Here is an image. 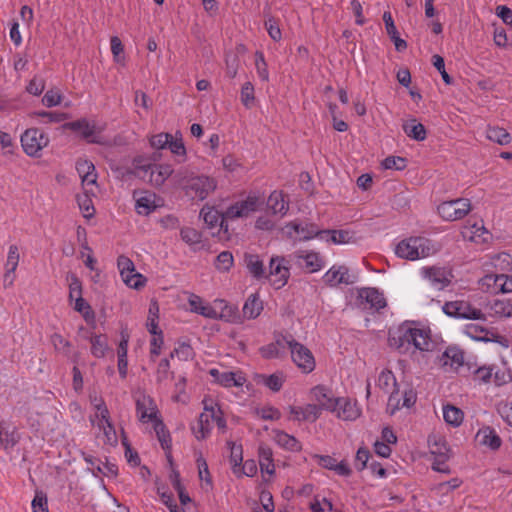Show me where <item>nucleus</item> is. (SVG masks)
<instances>
[{
	"mask_svg": "<svg viewBox=\"0 0 512 512\" xmlns=\"http://www.w3.org/2000/svg\"><path fill=\"white\" fill-rule=\"evenodd\" d=\"M442 311L449 317L468 320H486L485 314L473 307L468 301L455 300L446 302Z\"/></svg>",
	"mask_w": 512,
	"mask_h": 512,
	"instance_id": "39448f33",
	"label": "nucleus"
},
{
	"mask_svg": "<svg viewBox=\"0 0 512 512\" xmlns=\"http://www.w3.org/2000/svg\"><path fill=\"white\" fill-rule=\"evenodd\" d=\"M267 206L273 214L285 215L288 211V202L285 201L281 191H273L269 195Z\"/></svg>",
	"mask_w": 512,
	"mask_h": 512,
	"instance_id": "e433bc0d",
	"label": "nucleus"
},
{
	"mask_svg": "<svg viewBox=\"0 0 512 512\" xmlns=\"http://www.w3.org/2000/svg\"><path fill=\"white\" fill-rule=\"evenodd\" d=\"M461 234L464 239L475 242L477 244L486 243L491 239V234L483 226L482 222L466 224L463 227Z\"/></svg>",
	"mask_w": 512,
	"mask_h": 512,
	"instance_id": "f3484780",
	"label": "nucleus"
},
{
	"mask_svg": "<svg viewBox=\"0 0 512 512\" xmlns=\"http://www.w3.org/2000/svg\"><path fill=\"white\" fill-rule=\"evenodd\" d=\"M240 99L242 104L250 109L253 107L255 102L254 86L251 82H245L241 88Z\"/></svg>",
	"mask_w": 512,
	"mask_h": 512,
	"instance_id": "4d7b16f0",
	"label": "nucleus"
},
{
	"mask_svg": "<svg viewBox=\"0 0 512 512\" xmlns=\"http://www.w3.org/2000/svg\"><path fill=\"white\" fill-rule=\"evenodd\" d=\"M471 210L470 201L466 198L444 201L438 205L439 216L445 221H456L464 218Z\"/></svg>",
	"mask_w": 512,
	"mask_h": 512,
	"instance_id": "6e6552de",
	"label": "nucleus"
},
{
	"mask_svg": "<svg viewBox=\"0 0 512 512\" xmlns=\"http://www.w3.org/2000/svg\"><path fill=\"white\" fill-rule=\"evenodd\" d=\"M290 277V261L283 256H273L269 261L268 279L275 289L284 287Z\"/></svg>",
	"mask_w": 512,
	"mask_h": 512,
	"instance_id": "423d86ee",
	"label": "nucleus"
},
{
	"mask_svg": "<svg viewBox=\"0 0 512 512\" xmlns=\"http://www.w3.org/2000/svg\"><path fill=\"white\" fill-rule=\"evenodd\" d=\"M463 333L476 341L494 342L499 336L488 329L477 324H467L463 328Z\"/></svg>",
	"mask_w": 512,
	"mask_h": 512,
	"instance_id": "393cba45",
	"label": "nucleus"
},
{
	"mask_svg": "<svg viewBox=\"0 0 512 512\" xmlns=\"http://www.w3.org/2000/svg\"><path fill=\"white\" fill-rule=\"evenodd\" d=\"M225 64H226V75L233 79L236 77L239 69V58L234 53H227L225 58Z\"/></svg>",
	"mask_w": 512,
	"mask_h": 512,
	"instance_id": "e2e57ef3",
	"label": "nucleus"
},
{
	"mask_svg": "<svg viewBox=\"0 0 512 512\" xmlns=\"http://www.w3.org/2000/svg\"><path fill=\"white\" fill-rule=\"evenodd\" d=\"M358 306L363 310L379 311L386 307V299L377 288L365 287L358 290Z\"/></svg>",
	"mask_w": 512,
	"mask_h": 512,
	"instance_id": "f8f14e48",
	"label": "nucleus"
},
{
	"mask_svg": "<svg viewBox=\"0 0 512 512\" xmlns=\"http://www.w3.org/2000/svg\"><path fill=\"white\" fill-rule=\"evenodd\" d=\"M443 417L447 424L457 427L462 423L464 414L461 409L453 405H446L443 407Z\"/></svg>",
	"mask_w": 512,
	"mask_h": 512,
	"instance_id": "c03bdc74",
	"label": "nucleus"
},
{
	"mask_svg": "<svg viewBox=\"0 0 512 512\" xmlns=\"http://www.w3.org/2000/svg\"><path fill=\"white\" fill-rule=\"evenodd\" d=\"M486 136L490 141L499 145H508L512 138L511 135L504 129L498 126H489L486 130Z\"/></svg>",
	"mask_w": 512,
	"mask_h": 512,
	"instance_id": "a19ab883",
	"label": "nucleus"
},
{
	"mask_svg": "<svg viewBox=\"0 0 512 512\" xmlns=\"http://www.w3.org/2000/svg\"><path fill=\"white\" fill-rule=\"evenodd\" d=\"M90 402L93 408L96 410L95 417L97 419H101L102 421H107L110 413L103 398L97 396L96 394L90 395Z\"/></svg>",
	"mask_w": 512,
	"mask_h": 512,
	"instance_id": "8fccbe9b",
	"label": "nucleus"
},
{
	"mask_svg": "<svg viewBox=\"0 0 512 512\" xmlns=\"http://www.w3.org/2000/svg\"><path fill=\"white\" fill-rule=\"evenodd\" d=\"M326 241L333 244H347L355 240L354 233L348 230H322Z\"/></svg>",
	"mask_w": 512,
	"mask_h": 512,
	"instance_id": "4c0bfd02",
	"label": "nucleus"
},
{
	"mask_svg": "<svg viewBox=\"0 0 512 512\" xmlns=\"http://www.w3.org/2000/svg\"><path fill=\"white\" fill-rule=\"evenodd\" d=\"M293 339L292 336L278 335L274 342L262 346L259 351L263 358L274 359L284 355L285 348H288V342Z\"/></svg>",
	"mask_w": 512,
	"mask_h": 512,
	"instance_id": "dca6fc26",
	"label": "nucleus"
},
{
	"mask_svg": "<svg viewBox=\"0 0 512 512\" xmlns=\"http://www.w3.org/2000/svg\"><path fill=\"white\" fill-rule=\"evenodd\" d=\"M245 265L248 272L257 280L265 279L266 271L263 264V261L260 259L258 255L255 254H246Z\"/></svg>",
	"mask_w": 512,
	"mask_h": 512,
	"instance_id": "473e14b6",
	"label": "nucleus"
},
{
	"mask_svg": "<svg viewBox=\"0 0 512 512\" xmlns=\"http://www.w3.org/2000/svg\"><path fill=\"white\" fill-rule=\"evenodd\" d=\"M262 203L263 200L260 197L249 195L245 200L230 205L224 212H220L214 207L204 206L201 209L200 216L210 228L219 226L220 229L227 231L228 220L248 217L257 211Z\"/></svg>",
	"mask_w": 512,
	"mask_h": 512,
	"instance_id": "f257e3e1",
	"label": "nucleus"
},
{
	"mask_svg": "<svg viewBox=\"0 0 512 512\" xmlns=\"http://www.w3.org/2000/svg\"><path fill=\"white\" fill-rule=\"evenodd\" d=\"M263 311V302L258 293H253L246 299L242 312L246 319H256Z\"/></svg>",
	"mask_w": 512,
	"mask_h": 512,
	"instance_id": "c756f323",
	"label": "nucleus"
},
{
	"mask_svg": "<svg viewBox=\"0 0 512 512\" xmlns=\"http://www.w3.org/2000/svg\"><path fill=\"white\" fill-rule=\"evenodd\" d=\"M495 284L503 293L512 292V276L506 274L497 275L495 278Z\"/></svg>",
	"mask_w": 512,
	"mask_h": 512,
	"instance_id": "338daca9",
	"label": "nucleus"
},
{
	"mask_svg": "<svg viewBox=\"0 0 512 512\" xmlns=\"http://www.w3.org/2000/svg\"><path fill=\"white\" fill-rule=\"evenodd\" d=\"M444 365H461L463 362V353L456 349H447L441 358Z\"/></svg>",
	"mask_w": 512,
	"mask_h": 512,
	"instance_id": "052dcab7",
	"label": "nucleus"
},
{
	"mask_svg": "<svg viewBox=\"0 0 512 512\" xmlns=\"http://www.w3.org/2000/svg\"><path fill=\"white\" fill-rule=\"evenodd\" d=\"M210 374L218 384L224 387H242L246 383V377L241 371L220 372L217 369H211Z\"/></svg>",
	"mask_w": 512,
	"mask_h": 512,
	"instance_id": "2eb2a0df",
	"label": "nucleus"
},
{
	"mask_svg": "<svg viewBox=\"0 0 512 512\" xmlns=\"http://www.w3.org/2000/svg\"><path fill=\"white\" fill-rule=\"evenodd\" d=\"M420 274L437 290H443L448 287L453 277L449 269L439 266L423 267L420 270Z\"/></svg>",
	"mask_w": 512,
	"mask_h": 512,
	"instance_id": "ddd939ff",
	"label": "nucleus"
},
{
	"mask_svg": "<svg viewBox=\"0 0 512 512\" xmlns=\"http://www.w3.org/2000/svg\"><path fill=\"white\" fill-rule=\"evenodd\" d=\"M234 263L233 255L229 251L221 252L215 262V266L219 271L226 272L228 271Z\"/></svg>",
	"mask_w": 512,
	"mask_h": 512,
	"instance_id": "680f3d73",
	"label": "nucleus"
},
{
	"mask_svg": "<svg viewBox=\"0 0 512 512\" xmlns=\"http://www.w3.org/2000/svg\"><path fill=\"white\" fill-rule=\"evenodd\" d=\"M210 419V412L204 410L199 415L197 423L191 425V431L197 440H204L210 435L212 429Z\"/></svg>",
	"mask_w": 512,
	"mask_h": 512,
	"instance_id": "cd10ccee",
	"label": "nucleus"
},
{
	"mask_svg": "<svg viewBox=\"0 0 512 512\" xmlns=\"http://www.w3.org/2000/svg\"><path fill=\"white\" fill-rule=\"evenodd\" d=\"M135 174L148 181L156 187H160L173 174L171 165L168 164H147L135 167Z\"/></svg>",
	"mask_w": 512,
	"mask_h": 512,
	"instance_id": "0eeeda50",
	"label": "nucleus"
},
{
	"mask_svg": "<svg viewBox=\"0 0 512 512\" xmlns=\"http://www.w3.org/2000/svg\"><path fill=\"white\" fill-rule=\"evenodd\" d=\"M477 439L481 445L487 446L492 450H497L502 444V440L496 431L486 426L480 429L477 433Z\"/></svg>",
	"mask_w": 512,
	"mask_h": 512,
	"instance_id": "7c9ffc66",
	"label": "nucleus"
},
{
	"mask_svg": "<svg viewBox=\"0 0 512 512\" xmlns=\"http://www.w3.org/2000/svg\"><path fill=\"white\" fill-rule=\"evenodd\" d=\"M19 250L16 245H11L8 250L7 260L5 263V269H8L10 271H15L17 269V266L19 264Z\"/></svg>",
	"mask_w": 512,
	"mask_h": 512,
	"instance_id": "0e129e2a",
	"label": "nucleus"
},
{
	"mask_svg": "<svg viewBox=\"0 0 512 512\" xmlns=\"http://www.w3.org/2000/svg\"><path fill=\"white\" fill-rule=\"evenodd\" d=\"M397 385L396 378L392 371L383 370L378 377V386L385 392H389L390 389L395 388Z\"/></svg>",
	"mask_w": 512,
	"mask_h": 512,
	"instance_id": "13d9d810",
	"label": "nucleus"
},
{
	"mask_svg": "<svg viewBox=\"0 0 512 512\" xmlns=\"http://www.w3.org/2000/svg\"><path fill=\"white\" fill-rule=\"evenodd\" d=\"M286 229L289 236H292V233L298 234L300 240H310L314 237L324 239L322 230H318L314 224L302 225L297 222H290L286 225Z\"/></svg>",
	"mask_w": 512,
	"mask_h": 512,
	"instance_id": "aec40b11",
	"label": "nucleus"
},
{
	"mask_svg": "<svg viewBox=\"0 0 512 512\" xmlns=\"http://www.w3.org/2000/svg\"><path fill=\"white\" fill-rule=\"evenodd\" d=\"M262 380L264 385L270 390L278 392L281 390L285 379L282 373H274L271 375H263Z\"/></svg>",
	"mask_w": 512,
	"mask_h": 512,
	"instance_id": "6e6d98bb",
	"label": "nucleus"
},
{
	"mask_svg": "<svg viewBox=\"0 0 512 512\" xmlns=\"http://www.w3.org/2000/svg\"><path fill=\"white\" fill-rule=\"evenodd\" d=\"M76 170L82 179L83 187L96 184L97 174L94 164L87 159H79L76 162Z\"/></svg>",
	"mask_w": 512,
	"mask_h": 512,
	"instance_id": "b1692460",
	"label": "nucleus"
},
{
	"mask_svg": "<svg viewBox=\"0 0 512 512\" xmlns=\"http://www.w3.org/2000/svg\"><path fill=\"white\" fill-rule=\"evenodd\" d=\"M64 129L78 132L83 139L89 143L107 145L108 141L102 136L104 128L95 122H90L85 118L68 122L63 125Z\"/></svg>",
	"mask_w": 512,
	"mask_h": 512,
	"instance_id": "20e7f679",
	"label": "nucleus"
},
{
	"mask_svg": "<svg viewBox=\"0 0 512 512\" xmlns=\"http://www.w3.org/2000/svg\"><path fill=\"white\" fill-rule=\"evenodd\" d=\"M399 343L397 348L401 349L405 344H412L416 349L420 351H427L430 346L429 336L427 333L419 328H405L400 331L398 337Z\"/></svg>",
	"mask_w": 512,
	"mask_h": 512,
	"instance_id": "9b49d317",
	"label": "nucleus"
},
{
	"mask_svg": "<svg viewBox=\"0 0 512 512\" xmlns=\"http://www.w3.org/2000/svg\"><path fill=\"white\" fill-rule=\"evenodd\" d=\"M227 445L230 448L229 460H230V463H231L232 471H233L234 474H238V472L240 471V466H241L242 461H243L242 446L241 445L237 446L232 441H228Z\"/></svg>",
	"mask_w": 512,
	"mask_h": 512,
	"instance_id": "a18cd8bd",
	"label": "nucleus"
},
{
	"mask_svg": "<svg viewBox=\"0 0 512 512\" xmlns=\"http://www.w3.org/2000/svg\"><path fill=\"white\" fill-rule=\"evenodd\" d=\"M175 183L192 200H204L216 189L214 178L206 175H194L187 169H180L173 175Z\"/></svg>",
	"mask_w": 512,
	"mask_h": 512,
	"instance_id": "f03ea898",
	"label": "nucleus"
},
{
	"mask_svg": "<svg viewBox=\"0 0 512 512\" xmlns=\"http://www.w3.org/2000/svg\"><path fill=\"white\" fill-rule=\"evenodd\" d=\"M258 457L261 472L273 475L275 473V465L271 448L265 445H260L258 449Z\"/></svg>",
	"mask_w": 512,
	"mask_h": 512,
	"instance_id": "c9c22d12",
	"label": "nucleus"
},
{
	"mask_svg": "<svg viewBox=\"0 0 512 512\" xmlns=\"http://www.w3.org/2000/svg\"><path fill=\"white\" fill-rule=\"evenodd\" d=\"M290 414L297 421H316L320 416V408L315 404H307L306 406H290Z\"/></svg>",
	"mask_w": 512,
	"mask_h": 512,
	"instance_id": "4be33fe9",
	"label": "nucleus"
},
{
	"mask_svg": "<svg viewBox=\"0 0 512 512\" xmlns=\"http://www.w3.org/2000/svg\"><path fill=\"white\" fill-rule=\"evenodd\" d=\"M153 427H154L155 433L157 435V438L161 444V447L165 450L170 449L171 437H170L169 431L166 429L163 421L160 418L156 419V421L153 422Z\"/></svg>",
	"mask_w": 512,
	"mask_h": 512,
	"instance_id": "49530a36",
	"label": "nucleus"
},
{
	"mask_svg": "<svg viewBox=\"0 0 512 512\" xmlns=\"http://www.w3.org/2000/svg\"><path fill=\"white\" fill-rule=\"evenodd\" d=\"M85 193L77 197L79 208L83 211L84 217L90 218L94 215L95 209L88 193L90 192L87 187H84Z\"/></svg>",
	"mask_w": 512,
	"mask_h": 512,
	"instance_id": "864d4df0",
	"label": "nucleus"
},
{
	"mask_svg": "<svg viewBox=\"0 0 512 512\" xmlns=\"http://www.w3.org/2000/svg\"><path fill=\"white\" fill-rule=\"evenodd\" d=\"M493 266L503 272L512 270V256L509 253L502 252L492 258Z\"/></svg>",
	"mask_w": 512,
	"mask_h": 512,
	"instance_id": "603ef678",
	"label": "nucleus"
},
{
	"mask_svg": "<svg viewBox=\"0 0 512 512\" xmlns=\"http://www.w3.org/2000/svg\"><path fill=\"white\" fill-rule=\"evenodd\" d=\"M324 282L329 286L349 284L348 268L345 266H332L323 276Z\"/></svg>",
	"mask_w": 512,
	"mask_h": 512,
	"instance_id": "a878e982",
	"label": "nucleus"
},
{
	"mask_svg": "<svg viewBox=\"0 0 512 512\" xmlns=\"http://www.w3.org/2000/svg\"><path fill=\"white\" fill-rule=\"evenodd\" d=\"M288 349L294 364L303 372L310 373L315 369V359L312 352L294 338L288 342Z\"/></svg>",
	"mask_w": 512,
	"mask_h": 512,
	"instance_id": "1a4fd4ad",
	"label": "nucleus"
},
{
	"mask_svg": "<svg viewBox=\"0 0 512 512\" xmlns=\"http://www.w3.org/2000/svg\"><path fill=\"white\" fill-rule=\"evenodd\" d=\"M48 143V136L37 128L27 129L21 136L23 150L29 156H38Z\"/></svg>",
	"mask_w": 512,
	"mask_h": 512,
	"instance_id": "9d476101",
	"label": "nucleus"
},
{
	"mask_svg": "<svg viewBox=\"0 0 512 512\" xmlns=\"http://www.w3.org/2000/svg\"><path fill=\"white\" fill-rule=\"evenodd\" d=\"M403 131L406 135L416 141L426 139V129L423 124L418 123L416 119H411L403 124Z\"/></svg>",
	"mask_w": 512,
	"mask_h": 512,
	"instance_id": "ea45409f",
	"label": "nucleus"
},
{
	"mask_svg": "<svg viewBox=\"0 0 512 512\" xmlns=\"http://www.w3.org/2000/svg\"><path fill=\"white\" fill-rule=\"evenodd\" d=\"M136 412L142 423L154 422L159 419L155 401L144 393L136 397Z\"/></svg>",
	"mask_w": 512,
	"mask_h": 512,
	"instance_id": "4468645a",
	"label": "nucleus"
},
{
	"mask_svg": "<svg viewBox=\"0 0 512 512\" xmlns=\"http://www.w3.org/2000/svg\"><path fill=\"white\" fill-rule=\"evenodd\" d=\"M430 453L446 460L449 458L450 448L446 440L439 435H432L428 438Z\"/></svg>",
	"mask_w": 512,
	"mask_h": 512,
	"instance_id": "72a5a7b5",
	"label": "nucleus"
},
{
	"mask_svg": "<svg viewBox=\"0 0 512 512\" xmlns=\"http://www.w3.org/2000/svg\"><path fill=\"white\" fill-rule=\"evenodd\" d=\"M124 283L134 289L144 286L145 278L135 270L132 273L120 274Z\"/></svg>",
	"mask_w": 512,
	"mask_h": 512,
	"instance_id": "bf43d9fd",
	"label": "nucleus"
},
{
	"mask_svg": "<svg viewBox=\"0 0 512 512\" xmlns=\"http://www.w3.org/2000/svg\"><path fill=\"white\" fill-rule=\"evenodd\" d=\"M313 459H315L319 466L335 471L340 476H350L351 469L344 461L337 463L336 459L329 455H314Z\"/></svg>",
	"mask_w": 512,
	"mask_h": 512,
	"instance_id": "412c9836",
	"label": "nucleus"
},
{
	"mask_svg": "<svg viewBox=\"0 0 512 512\" xmlns=\"http://www.w3.org/2000/svg\"><path fill=\"white\" fill-rule=\"evenodd\" d=\"M204 410L209 411L211 415V419L216 423L219 431L224 433L227 428L226 420L223 416V411L220 409V406L215 403L211 398L203 399Z\"/></svg>",
	"mask_w": 512,
	"mask_h": 512,
	"instance_id": "2f4dec72",
	"label": "nucleus"
},
{
	"mask_svg": "<svg viewBox=\"0 0 512 512\" xmlns=\"http://www.w3.org/2000/svg\"><path fill=\"white\" fill-rule=\"evenodd\" d=\"M311 395L318 402L321 409L336 411L337 398H334L331 391L323 385H318L311 390Z\"/></svg>",
	"mask_w": 512,
	"mask_h": 512,
	"instance_id": "a211bd4d",
	"label": "nucleus"
},
{
	"mask_svg": "<svg viewBox=\"0 0 512 512\" xmlns=\"http://www.w3.org/2000/svg\"><path fill=\"white\" fill-rule=\"evenodd\" d=\"M0 441L5 449L13 447L18 441L15 431H11L5 423H0Z\"/></svg>",
	"mask_w": 512,
	"mask_h": 512,
	"instance_id": "3c124183",
	"label": "nucleus"
},
{
	"mask_svg": "<svg viewBox=\"0 0 512 512\" xmlns=\"http://www.w3.org/2000/svg\"><path fill=\"white\" fill-rule=\"evenodd\" d=\"M157 196L151 192H144L136 198L135 209L140 215H149L153 212L159 204L157 203Z\"/></svg>",
	"mask_w": 512,
	"mask_h": 512,
	"instance_id": "c85d7f7f",
	"label": "nucleus"
},
{
	"mask_svg": "<svg viewBox=\"0 0 512 512\" xmlns=\"http://www.w3.org/2000/svg\"><path fill=\"white\" fill-rule=\"evenodd\" d=\"M338 418L352 421L360 416V411L355 403L345 398H337V408L334 411Z\"/></svg>",
	"mask_w": 512,
	"mask_h": 512,
	"instance_id": "bb28decb",
	"label": "nucleus"
},
{
	"mask_svg": "<svg viewBox=\"0 0 512 512\" xmlns=\"http://www.w3.org/2000/svg\"><path fill=\"white\" fill-rule=\"evenodd\" d=\"M189 305L192 312L200 314L209 319H218L224 317L219 314L217 310L210 304L204 303L203 300L197 295H191L189 298Z\"/></svg>",
	"mask_w": 512,
	"mask_h": 512,
	"instance_id": "5701e85b",
	"label": "nucleus"
},
{
	"mask_svg": "<svg viewBox=\"0 0 512 512\" xmlns=\"http://www.w3.org/2000/svg\"><path fill=\"white\" fill-rule=\"evenodd\" d=\"M301 264L300 260L304 261L303 267L309 272H317L324 267V260L319 253L314 251H297L291 255Z\"/></svg>",
	"mask_w": 512,
	"mask_h": 512,
	"instance_id": "6ab92c4d",
	"label": "nucleus"
},
{
	"mask_svg": "<svg viewBox=\"0 0 512 512\" xmlns=\"http://www.w3.org/2000/svg\"><path fill=\"white\" fill-rule=\"evenodd\" d=\"M439 250V245L425 237H409L401 240L394 249L397 257L409 261H415L434 255Z\"/></svg>",
	"mask_w": 512,
	"mask_h": 512,
	"instance_id": "7ed1b4c3",
	"label": "nucleus"
},
{
	"mask_svg": "<svg viewBox=\"0 0 512 512\" xmlns=\"http://www.w3.org/2000/svg\"><path fill=\"white\" fill-rule=\"evenodd\" d=\"M255 68L258 77L262 81L267 82L269 80L268 65L265 61L264 54L261 51L255 52Z\"/></svg>",
	"mask_w": 512,
	"mask_h": 512,
	"instance_id": "5fc2aeb1",
	"label": "nucleus"
},
{
	"mask_svg": "<svg viewBox=\"0 0 512 512\" xmlns=\"http://www.w3.org/2000/svg\"><path fill=\"white\" fill-rule=\"evenodd\" d=\"M91 354L96 358H103L108 350V340L103 334L90 337Z\"/></svg>",
	"mask_w": 512,
	"mask_h": 512,
	"instance_id": "37998d69",
	"label": "nucleus"
},
{
	"mask_svg": "<svg viewBox=\"0 0 512 512\" xmlns=\"http://www.w3.org/2000/svg\"><path fill=\"white\" fill-rule=\"evenodd\" d=\"M498 413L502 419L512 427V402H504L498 405Z\"/></svg>",
	"mask_w": 512,
	"mask_h": 512,
	"instance_id": "774afa93",
	"label": "nucleus"
},
{
	"mask_svg": "<svg viewBox=\"0 0 512 512\" xmlns=\"http://www.w3.org/2000/svg\"><path fill=\"white\" fill-rule=\"evenodd\" d=\"M273 433L274 440L280 447L292 452H298L302 449L301 443L294 436L281 430H275Z\"/></svg>",
	"mask_w": 512,
	"mask_h": 512,
	"instance_id": "f704fd0d",
	"label": "nucleus"
},
{
	"mask_svg": "<svg viewBox=\"0 0 512 512\" xmlns=\"http://www.w3.org/2000/svg\"><path fill=\"white\" fill-rule=\"evenodd\" d=\"M181 239L190 246L200 245L202 233L191 227H184L180 230Z\"/></svg>",
	"mask_w": 512,
	"mask_h": 512,
	"instance_id": "09e8293b",
	"label": "nucleus"
},
{
	"mask_svg": "<svg viewBox=\"0 0 512 512\" xmlns=\"http://www.w3.org/2000/svg\"><path fill=\"white\" fill-rule=\"evenodd\" d=\"M97 426L103 432L104 443L109 446H115L118 442V438L116 430L110 421V417L107 418V421H102L101 419H98Z\"/></svg>",
	"mask_w": 512,
	"mask_h": 512,
	"instance_id": "79ce46f5",
	"label": "nucleus"
},
{
	"mask_svg": "<svg viewBox=\"0 0 512 512\" xmlns=\"http://www.w3.org/2000/svg\"><path fill=\"white\" fill-rule=\"evenodd\" d=\"M432 64L441 74L443 81L447 85L452 84L453 80L445 70V62H444L443 57L438 54L433 55L432 56Z\"/></svg>",
	"mask_w": 512,
	"mask_h": 512,
	"instance_id": "69168bd1",
	"label": "nucleus"
},
{
	"mask_svg": "<svg viewBox=\"0 0 512 512\" xmlns=\"http://www.w3.org/2000/svg\"><path fill=\"white\" fill-rule=\"evenodd\" d=\"M489 311L492 316L512 317V301L495 299L489 303Z\"/></svg>",
	"mask_w": 512,
	"mask_h": 512,
	"instance_id": "58836bf2",
	"label": "nucleus"
},
{
	"mask_svg": "<svg viewBox=\"0 0 512 512\" xmlns=\"http://www.w3.org/2000/svg\"><path fill=\"white\" fill-rule=\"evenodd\" d=\"M33 117L40 118V123H60L68 118V114L63 112L36 111L31 114Z\"/></svg>",
	"mask_w": 512,
	"mask_h": 512,
	"instance_id": "de8ad7c7",
	"label": "nucleus"
}]
</instances>
